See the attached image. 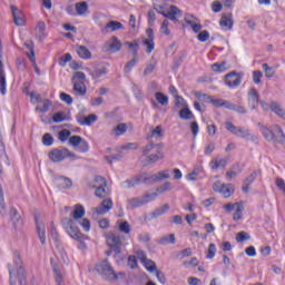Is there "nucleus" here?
Masks as SVG:
<instances>
[{
    "label": "nucleus",
    "instance_id": "f257e3e1",
    "mask_svg": "<svg viewBox=\"0 0 285 285\" xmlns=\"http://www.w3.org/2000/svg\"><path fill=\"white\" fill-rule=\"evenodd\" d=\"M62 224L68 233V235H70V237L72 239H76V242H79V248L81 250H85L86 248V239H88V236L83 235L81 233V230L79 229V227H77L75 225V219L72 218H63L62 219Z\"/></svg>",
    "mask_w": 285,
    "mask_h": 285
},
{
    "label": "nucleus",
    "instance_id": "f03ea898",
    "mask_svg": "<svg viewBox=\"0 0 285 285\" xmlns=\"http://www.w3.org/2000/svg\"><path fill=\"white\" fill-rule=\"evenodd\" d=\"M262 135L267 141H273V144H285V135L279 125H274L271 129L258 122Z\"/></svg>",
    "mask_w": 285,
    "mask_h": 285
},
{
    "label": "nucleus",
    "instance_id": "7ed1b4c3",
    "mask_svg": "<svg viewBox=\"0 0 285 285\" xmlns=\"http://www.w3.org/2000/svg\"><path fill=\"white\" fill-rule=\"evenodd\" d=\"M96 271L107 282H117L119 277L124 275V273H116L112 268V265L108 262V259L101 261L96 265Z\"/></svg>",
    "mask_w": 285,
    "mask_h": 285
},
{
    "label": "nucleus",
    "instance_id": "20e7f679",
    "mask_svg": "<svg viewBox=\"0 0 285 285\" xmlns=\"http://www.w3.org/2000/svg\"><path fill=\"white\" fill-rule=\"evenodd\" d=\"M126 188H135V186H139V184H146L147 186H151L153 175L147 171H141L140 174L134 176L131 179H127L124 181Z\"/></svg>",
    "mask_w": 285,
    "mask_h": 285
},
{
    "label": "nucleus",
    "instance_id": "39448f33",
    "mask_svg": "<svg viewBox=\"0 0 285 285\" xmlns=\"http://www.w3.org/2000/svg\"><path fill=\"white\" fill-rule=\"evenodd\" d=\"M49 159L50 161H53V164H59L60 161H63V159H77V155L75 153L69 151L68 148H55L49 151Z\"/></svg>",
    "mask_w": 285,
    "mask_h": 285
},
{
    "label": "nucleus",
    "instance_id": "423d86ee",
    "mask_svg": "<svg viewBox=\"0 0 285 285\" xmlns=\"http://www.w3.org/2000/svg\"><path fill=\"white\" fill-rule=\"evenodd\" d=\"M154 10H156L158 14H163V17H166V19H169V21L177 22L179 21L177 17H181V11L179 10V8H177V6H170V10L166 11V9H164V6L155 4Z\"/></svg>",
    "mask_w": 285,
    "mask_h": 285
},
{
    "label": "nucleus",
    "instance_id": "0eeeda50",
    "mask_svg": "<svg viewBox=\"0 0 285 285\" xmlns=\"http://www.w3.org/2000/svg\"><path fill=\"white\" fill-rule=\"evenodd\" d=\"M195 97L199 99V101H205L206 104H213L215 108H226L228 110V104L230 101L224 99H215L213 96H208L206 94H202L199 91L195 92Z\"/></svg>",
    "mask_w": 285,
    "mask_h": 285
},
{
    "label": "nucleus",
    "instance_id": "6e6552de",
    "mask_svg": "<svg viewBox=\"0 0 285 285\" xmlns=\"http://www.w3.org/2000/svg\"><path fill=\"white\" fill-rule=\"evenodd\" d=\"M13 264L16 266L14 271L18 275V279L20 282V285H26V269H23V266L21 265V256L19 255V252L13 253Z\"/></svg>",
    "mask_w": 285,
    "mask_h": 285
},
{
    "label": "nucleus",
    "instance_id": "1a4fd4ad",
    "mask_svg": "<svg viewBox=\"0 0 285 285\" xmlns=\"http://www.w3.org/2000/svg\"><path fill=\"white\" fill-rule=\"evenodd\" d=\"M107 244L114 250L115 255L121 253V237L116 234H110L107 238Z\"/></svg>",
    "mask_w": 285,
    "mask_h": 285
},
{
    "label": "nucleus",
    "instance_id": "9d476101",
    "mask_svg": "<svg viewBox=\"0 0 285 285\" xmlns=\"http://www.w3.org/2000/svg\"><path fill=\"white\" fill-rule=\"evenodd\" d=\"M224 81L228 88H237L242 85V77L236 71H230L229 73L225 75Z\"/></svg>",
    "mask_w": 285,
    "mask_h": 285
},
{
    "label": "nucleus",
    "instance_id": "9b49d317",
    "mask_svg": "<svg viewBox=\"0 0 285 285\" xmlns=\"http://www.w3.org/2000/svg\"><path fill=\"white\" fill-rule=\"evenodd\" d=\"M9 217L14 230H20V228L23 227V219H21V215H19V210H17V208L14 207L10 208Z\"/></svg>",
    "mask_w": 285,
    "mask_h": 285
},
{
    "label": "nucleus",
    "instance_id": "f8f14e48",
    "mask_svg": "<svg viewBox=\"0 0 285 285\" xmlns=\"http://www.w3.org/2000/svg\"><path fill=\"white\" fill-rule=\"evenodd\" d=\"M121 40L117 36L111 37L110 41L104 46L105 52H119L121 50Z\"/></svg>",
    "mask_w": 285,
    "mask_h": 285
},
{
    "label": "nucleus",
    "instance_id": "ddd939ff",
    "mask_svg": "<svg viewBox=\"0 0 285 285\" xmlns=\"http://www.w3.org/2000/svg\"><path fill=\"white\" fill-rule=\"evenodd\" d=\"M146 35L148 38L142 41V46L146 47V52L150 55L155 50V31L149 28L146 30Z\"/></svg>",
    "mask_w": 285,
    "mask_h": 285
},
{
    "label": "nucleus",
    "instance_id": "4468645a",
    "mask_svg": "<svg viewBox=\"0 0 285 285\" xmlns=\"http://www.w3.org/2000/svg\"><path fill=\"white\" fill-rule=\"evenodd\" d=\"M3 166H10L8 155H6V145L3 144V135L0 131V173H3Z\"/></svg>",
    "mask_w": 285,
    "mask_h": 285
},
{
    "label": "nucleus",
    "instance_id": "2eb2a0df",
    "mask_svg": "<svg viewBox=\"0 0 285 285\" xmlns=\"http://www.w3.org/2000/svg\"><path fill=\"white\" fill-rule=\"evenodd\" d=\"M117 30H125L124 23L115 20H110L102 29V35H108V32H117Z\"/></svg>",
    "mask_w": 285,
    "mask_h": 285
},
{
    "label": "nucleus",
    "instance_id": "dca6fc26",
    "mask_svg": "<svg viewBox=\"0 0 285 285\" xmlns=\"http://www.w3.org/2000/svg\"><path fill=\"white\" fill-rule=\"evenodd\" d=\"M248 105L250 110H255L257 109V106H259V92L255 88H252L248 91Z\"/></svg>",
    "mask_w": 285,
    "mask_h": 285
},
{
    "label": "nucleus",
    "instance_id": "f3484780",
    "mask_svg": "<svg viewBox=\"0 0 285 285\" xmlns=\"http://www.w3.org/2000/svg\"><path fill=\"white\" fill-rule=\"evenodd\" d=\"M110 210H112V199L110 198H105L101 204L95 208L97 215H106V213Z\"/></svg>",
    "mask_w": 285,
    "mask_h": 285
},
{
    "label": "nucleus",
    "instance_id": "a211bd4d",
    "mask_svg": "<svg viewBox=\"0 0 285 285\" xmlns=\"http://www.w3.org/2000/svg\"><path fill=\"white\" fill-rule=\"evenodd\" d=\"M233 13L228 12V13H223L220 21H219V26L220 28H225V30H233Z\"/></svg>",
    "mask_w": 285,
    "mask_h": 285
},
{
    "label": "nucleus",
    "instance_id": "6ab92c4d",
    "mask_svg": "<svg viewBox=\"0 0 285 285\" xmlns=\"http://www.w3.org/2000/svg\"><path fill=\"white\" fill-rule=\"evenodd\" d=\"M11 12L13 18V23L17 26H26V20L23 19V12L19 10L16 6H11Z\"/></svg>",
    "mask_w": 285,
    "mask_h": 285
},
{
    "label": "nucleus",
    "instance_id": "aec40b11",
    "mask_svg": "<svg viewBox=\"0 0 285 285\" xmlns=\"http://www.w3.org/2000/svg\"><path fill=\"white\" fill-rule=\"evenodd\" d=\"M168 210H170V205L165 204V205H163V207L156 208L145 219H148L149 222H153V219H157V217H161V215H165V213H168Z\"/></svg>",
    "mask_w": 285,
    "mask_h": 285
},
{
    "label": "nucleus",
    "instance_id": "412c9836",
    "mask_svg": "<svg viewBox=\"0 0 285 285\" xmlns=\"http://www.w3.org/2000/svg\"><path fill=\"white\" fill-rule=\"evenodd\" d=\"M56 186L60 190H68L69 188H72V179L60 176L56 179Z\"/></svg>",
    "mask_w": 285,
    "mask_h": 285
},
{
    "label": "nucleus",
    "instance_id": "4be33fe9",
    "mask_svg": "<svg viewBox=\"0 0 285 285\" xmlns=\"http://www.w3.org/2000/svg\"><path fill=\"white\" fill-rule=\"evenodd\" d=\"M35 219L38 237L43 245L46 244V225H43V222H41V219H39L37 216L35 217Z\"/></svg>",
    "mask_w": 285,
    "mask_h": 285
},
{
    "label": "nucleus",
    "instance_id": "5701e85b",
    "mask_svg": "<svg viewBox=\"0 0 285 285\" xmlns=\"http://www.w3.org/2000/svg\"><path fill=\"white\" fill-rule=\"evenodd\" d=\"M139 206H146V200L140 197H132L127 200V208H130L131 210L135 208H139Z\"/></svg>",
    "mask_w": 285,
    "mask_h": 285
},
{
    "label": "nucleus",
    "instance_id": "b1692460",
    "mask_svg": "<svg viewBox=\"0 0 285 285\" xmlns=\"http://www.w3.org/2000/svg\"><path fill=\"white\" fill-rule=\"evenodd\" d=\"M76 52L80 59H92V52H90V50L83 45H78L76 47Z\"/></svg>",
    "mask_w": 285,
    "mask_h": 285
},
{
    "label": "nucleus",
    "instance_id": "393cba45",
    "mask_svg": "<svg viewBox=\"0 0 285 285\" xmlns=\"http://www.w3.org/2000/svg\"><path fill=\"white\" fill-rule=\"evenodd\" d=\"M269 108L272 112H275V115H277V117H281V119L285 120V110L284 108H282V105H279V102L272 101Z\"/></svg>",
    "mask_w": 285,
    "mask_h": 285
},
{
    "label": "nucleus",
    "instance_id": "a878e982",
    "mask_svg": "<svg viewBox=\"0 0 285 285\" xmlns=\"http://www.w3.org/2000/svg\"><path fill=\"white\" fill-rule=\"evenodd\" d=\"M226 164H228V158H214L210 160L209 167L212 168V170H217L218 168H226Z\"/></svg>",
    "mask_w": 285,
    "mask_h": 285
},
{
    "label": "nucleus",
    "instance_id": "bb28decb",
    "mask_svg": "<svg viewBox=\"0 0 285 285\" xmlns=\"http://www.w3.org/2000/svg\"><path fill=\"white\" fill-rule=\"evenodd\" d=\"M140 261L142 262V264H145L149 273H155V271H157V264H155V262H153L151 259L147 258L146 255H144V252H141Z\"/></svg>",
    "mask_w": 285,
    "mask_h": 285
},
{
    "label": "nucleus",
    "instance_id": "cd10ccee",
    "mask_svg": "<svg viewBox=\"0 0 285 285\" xmlns=\"http://www.w3.org/2000/svg\"><path fill=\"white\" fill-rule=\"evenodd\" d=\"M51 266L57 285H63V276L61 275V269L59 268V265H57V263H55V261L51 259Z\"/></svg>",
    "mask_w": 285,
    "mask_h": 285
},
{
    "label": "nucleus",
    "instance_id": "c85d7f7f",
    "mask_svg": "<svg viewBox=\"0 0 285 285\" xmlns=\"http://www.w3.org/2000/svg\"><path fill=\"white\" fill-rule=\"evenodd\" d=\"M176 242L177 238L175 237V234H167L158 239V244H160V246H168V244H175Z\"/></svg>",
    "mask_w": 285,
    "mask_h": 285
},
{
    "label": "nucleus",
    "instance_id": "c756f323",
    "mask_svg": "<svg viewBox=\"0 0 285 285\" xmlns=\"http://www.w3.org/2000/svg\"><path fill=\"white\" fill-rule=\"evenodd\" d=\"M159 159H164V153H161V150H157L156 154H150L147 156V163L144 166L156 164V161H159Z\"/></svg>",
    "mask_w": 285,
    "mask_h": 285
},
{
    "label": "nucleus",
    "instance_id": "7c9ffc66",
    "mask_svg": "<svg viewBox=\"0 0 285 285\" xmlns=\"http://www.w3.org/2000/svg\"><path fill=\"white\" fill-rule=\"evenodd\" d=\"M153 184H157V181H164V179H170V174L168 170H161L157 174L151 175Z\"/></svg>",
    "mask_w": 285,
    "mask_h": 285
},
{
    "label": "nucleus",
    "instance_id": "2f4dec72",
    "mask_svg": "<svg viewBox=\"0 0 285 285\" xmlns=\"http://www.w3.org/2000/svg\"><path fill=\"white\" fill-rule=\"evenodd\" d=\"M238 137H242V139H246V141H256L257 140V136H253L250 134V130L244 129L243 127H239Z\"/></svg>",
    "mask_w": 285,
    "mask_h": 285
},
{
    "label": "nucleus",
    "instance_id": "473e14b6",
    "mask_svg": "<svg viewBox=\"0 0 285 285\" xmlns=\"http://www.w3.org/2000/svg\"><path fill=\"white\" fill-rule=\"evenodd\" d=\"M36 35L39 41H43L46 39V22L39 21L36 27Z\"/></svg>",
    "mask_w": 285,
    "mask_h": 285
},
{
    "label": "nucleus",
    "instance_id": "72a5a7b5",
    "mask_svg": "<svg viewBox=\"0 0 285 285\" xmlns=\"http://www.w3.org/2000/svg\"><path fill=\"white\" fill-rule=\"evenodd\" d=\"M135 66H137V49L134 50V58L130 61H128L124 67L125 75H130Z\"/></svg>",
    "mask_w": 285,
    "mask_h": 285
},
{
    "label": "nucleus",
    "instance_id": "f704fd0d",
    "mask_svg": "<svg viewBox=\"0 0 285 285\" xmlns=\"http://www.w3.org/2000/svg\"><path fill=\"white\" fill-rule=\"evenodd\" d=\"M227 110H234V112H238V115H246L248 112L244 105H235L230 101L227 104Z\"/></svg>",
    "mask_w": 285,
    "mask_h": 285
},
{
    "label": "nucleus",
    "instance_id": "c9c22d12",
    "mask_svg": "<svg viewBox=\"0 0 285 285\" xmlns=\"http://www.w3.org/2000/svg\"><path fill=\"white\" fill-rule=\"evenodd\" d=\"M73 92H77V95L83 97V95L87 92L86 83L83 81L73 82Z\"/></svg>",
    "mask_w": 285,
    "mask_h": 285
},
{
    "label": "nucleus",
    "instance_id": "e433bc0d",
    "mask_svg": "<svg viewBox=\"0 0 285 285\" xmlns=\"http://www.w3.org/2000/svg\"><path fill=\"white\" fill-rule=\"evenodd\" d=\"M86 215V209L80 205H75V210L71 213L72 219H81Z\"/></svg>",
    "mask_w": 285,
    "mask_h": 285
},
{
    "label": "nucleus",
    "instance_id": "4c0bfd02",
    "mask_svg": "<svg viewBox=\"0 0 285 285\" xmlns=\"http://www.w3.org/2000/svg\"><path fill=\"white\" fill-rule=\"evenodd\" d=\"M179 117L185 121H190V119H195V115H193V111H190L188 107H184L179 110Z\"/></svg>",
    "mask_w": 285,
    "mask_h": 285
},
{
    "label": "nucleus",
    "instance_id": "58836bf2",
    "mask_svg": "<svg viewBox=\"0 0 285 285\" xmlns=\"http://www.w3.org/2000/svg\"><path fill=\"white\" fill-rule=\"evenodd\" d=\"M213 72H226L228 70L227 62H215L212 65Z\"/></svg>",
    "mask_w": 285,
    "mask_h": 285
},
{
    "label": "nucleus",
    "instance_id": "ea45409f",
    "mask_svg": "<svg viewBox=\"0 0 285 285\" xmlns=\"http://www.w3.org/2000/svg\"><path fill=\"white\" fill-rule=\"evenodd\" d=\"M88 12V3L87 2H78L76 3V14L83 17Z\"/></svg>",
    "mask_w": 285,
    "mask_h": 285
},
{
    "label": "nucleus",
    "instance_id": "a19ab883",
    "mask_svg": "<svg viewBox=\"0 0 285 285\" xmlns=\"http://www.w3.org/2000/svg\"><path fill=\"white\" fill-rule=\"evenodd\" d=\"M106 67H95L94 70L90 72L91 77L94 79H99V77H104V75H106Z\"/></svg>",
    "mask_w": 285,
    "mask_h": 285
},
{
    "label": "nucleus",
    "instance_id": "79ce46f5",
    "mask_svg": "<svg viewBox=\"0 0 285 285\" xmlns=\"http://www.w3.org/2000/svg\"><path fill=\"white\" fill-rule=\"evenodd\" d=\"M242 213H244V205L242 203H236V212L233 216L234 222H239V219L244 217Z\"/></svg>",
    "mask_w": 285,
    "mask_h": 285
},
{
    "label": "nucleus",
    "instance_id": "37998d69",
    "mask_svg": "<svg viewBox=\"0 0 285 285\" xmlns=\"http://www.w3.org/2000/svg\"><path fill=\"white\" fill-rule=\"evenodd\" d=\"M70 118L62 111L53 114L52 120L55 124H61V121H68Z\"/></svg>",
    "mask_w": 285,
    "mask_h": 285
},
{
    "label": "nucleus",
    "instance_id": "c03bdc74",
    "mask_svg": "<svg viewBox=\"0 0 285 285\" xmlns=\"http://www.w3.org/2000/svg\"><path fill=\"white\" fill-rule=\"evenodd\" d=\"M225 128L226 130H228V132H230L232 135H235L236 137H239V128L235 126L233 122L230 121H226L225 122Z\"/></svg>",
    "mask_w": 285,
    "mask_h": 285
},
{
    "label": "nucleus",
    "instance_id": "a18cd8bd",
    "mask_svg": "<svg viewBox=\"0 0 285 285\" xmlns=\"http://www.w3.org/2000/svg\"><path fill=\"white\" fill-rule=\"evenodd\" d=\"M155 148H164V144H149L147 146L144 147L142 149V155H150V153H153V150H155Z\"/></svg>",
    "mask_w": 285,
    "mask_h": 285
},
{
    "label": "nucleus",
    "instance_id": "49530a36",
    "mask_svg": "<svg viewBox=\"0 0 285 285\" xmlns=\"http://www.w3.org/2000/svg\"><path fill=\"white\" fill-rule=\"evenodd\" d=\"M188 107V105L186 104V100H184V97L181 96H176L175 98V106H174V110H177L179 108H186Z\"/></svg>",
    "mask_w": 285,
    "mask_h": 285
},
{
    "label": "nucleus",
    "instance_id": "de8ad7c7",
    "mask_svg": "<svg viewBox=\"0 0 285 285\" xmlns=\"http://www.w3.org/2000/svg\"><path fill=\"white\" fill-rule=\"evenodd\" d=\"M108 186L102 187H94L96 189L95 195L96 197H99L100 199H105V197H108V191L106 190Z\"/></svg>",
    "mask_w": 285,
    "mask_h": 285
},
{
    "label": "nucleus",
    "instance_id": "09e8293b",
    "mask_svg": "<svg viewBox=\"0 0 285 285\" xmlns=\"http://www.w3.org/2000/svg\"><path fill=\"white\" fill-rule=\"evenodd\" d=\"M263 70L265 72L266 79H273V77L275 76V69L268 66V63H263Z\"/></svg>",
    "mask_w": 285,
    "mask_h": 285
},
{
    "label": "nucleus",
    "instance_id": "8fccbe9b",
    "mask_svg": "<svg viewBox=\"0 0 285 285\" xmlns=\"http://www.w3.org/2000/svg\"><path fill=\"white\" fill-rule=\"evenodd\" d=\"M102 186H108V180H106L102 176H96L94 179L92 188Z\"/></svg>",
    "mask_w": 285,
    "mask_h": 285
},
{
    "label": "nucleus",
    "instance_id": "3c124183",
    "mask_svg": "<svg viewBox=\"0 0 285 285\" xmlns=\"http://www.w3.org/2000/svg\"><path fill=\"white\" fill-rule=\"evenodd\" d=\"M128 130L126 124L121 122L114 127L112 131L116 132L117 137L124 135Z\"/></svg>",
    "mask_w": 285,
    "mask_h": 285
},
{
    "label": "nucleus",
    "instance_id": "603ef678",
    "mask_svg": "<svg viewBox=\"0 0 285 285\" xmlns=\"http://www.w3.org/2000/svg\"><path fill=\"white\" fill-rule=\"evenodd\" d=\"M8 271H9V285H17V281L14 279V275H17V269H14L11 264H8Z\"/></svg>",
    "mask_w": 285,
    "mask_h": 285
},
{
    "label": "nucleus",
    "instance_id": "864d4df0",
    "mask_svg": "<svg viewBox=\"0 0 285 285\" xmlns=\"http://www.w3.org/2000/svg\"><path fill=\"white\" fill-rule=\"evenodd\" d=\"M168 190H173V185L170 184V181H166L164 185L156 188V193L158 195L167 193Z\"/></svg>",
    "mask_w": 285,
    "mask_h": 285
},
{
    "label": "nucleus",
    "instance_id": "5fc2aeb1",
    "mask_svg": "<svg viewBox=\"0 0 285 285\" xmlns=\"http://www.w3.org/2000/svg\"><path fill=\"white\" fill-rule=\"evenodd\" d=\"M155 97L160 106H166L168 104V96L164 95L163 92H156Z\"/></svg>",
    "mask_w": 285,
    "mask_h": 285
},
{
    "label": "nucleus",
    "instance_id": "6e6d98bb",
    "mask_svg": "<svg viewBox=\"0 0 285 285\" xmlns=\"http://www.w3.org/2000/svg\"><path fill=\"white\" fill-rule=\"evenodd\" d=\"M70 61H72V55L66 53L65 56L60 57L59 66H61V68H66V63H70Z\"/></svg>",
    "mask_w": 285,
    "mask_h": 285
},
{
    "label": "nucleus",
    "instance_id": "4d7b16f0",
    "mask_svg": "<svg viewBox=\"0 0 285 285\" xmlns=\"http://www.w3.org/2000/svg\"><path fill=\"white\" fill-rule=\"evenodd\" d=\"M217 253V247L215 244L210 243L207 249V259H213Z\"/></svg>",
    "mask_w": 285,
    "mask_h": 285
},
{
    "label": "nucleus",
    "instance_id": "13d9d810",
    "mask_svg": "<svg viewBox=\"0 0 285 285\" xmlns=\"http://www.w3.org/2000/svg\"><path fill=\"white\" fill-rule=\"evenodd\" d=\"M42 144L43 146H52V144H55V138L50 134H45L42 136Z\"/></svg>",
    "mask_w": 285,
    "mask_h": 285
},
{
    "label": "nucleus",
    "instance_id": "bf43d9fd",
    "mask_svg": "<svg viewBox=\"0 0 285 285\" xmlns=\"http://www.w3.org/2000/svg\"><path fill=\"white\" fill-rule=\"evenodd\" d=\"M70 135H72V132H70V130L62 129L58 134V139H60L61 141H68V137H70Z\"/></svg>",
    "mask_w": 285,
    "mask_h": 285
},
{
    "label": "nucleus",
    "instance_id": "052dcab7",
    "mask_svg": "<svg viewBox=\"0 0 285 285\" xmlns=\"http://www.w3.org/2000/svg\"><path fill=\"white\" fill-rule=\"evenodd\" d=\"M151 137L155 139H159V137H164V130L161 126H157L155 129L151 130Z\"/></svg>",
    "mask_w": 285,
    "mask_h": 285
},
{
    "label": "nucleus",
    "instance_id": "680f3d73",
    "mask_svg": "<svg viewBox=\"0 0 285 285\" xmlns=\"http://www.w3.org/2000/svg\"><path fill=\"white\" fill-rule=\"evenodd\" d=\"M83 138H81V136H71L69 138V144L70 146H73L75 148H77V146H79L81 144V140Z\"/></svg>",
    "mask_w": 285,
    "mask_h": 285
},
{
    "label": "nucleus",
    "instance_id": "e2e57ef3",
    "mask_svg": "<svg viewBox=\"0 0 285 285\" xmlns=\"http://www.w3.org/2000/svg\"><path fill=\"white\" fill-rule=\"evenodd\" d=\"M247 239H250V235H248V233L246 232H239L236 235V242H247Z\"/></svg>",
    "mask_w": 285,
    "mask_h": 285
},
{
    "label": "nucleus",
    "instance_id": "0e129e2a",
    "mask_svg": "<svg viewBox=\"0 0 285 285\" xmlns=\"http://www.w3.org/2000/svg\"><path fill=\"white\" fill-rule=\"evenodd\" d=\"M262 77H264V73H262V71L259 70H255L253 71V81L254 83H262Z\"/></svg>",
    "mask_w": 285,
    "mask_h": 285
},
{
    "label": "nucleus",
    "instance_id": "69168bd1",
    "mask_svg": "<svg viewBox=\"0 0 285 285\" xmlns=\"http://www.w3.org/2000/svg\"><path fill=\"white\" fill-rule=\"evenodd\" d=\"M60 99L61 101H65L67 106H72V97L66 92H60Z\"/></svg>",
    "mask_w": 285,
    "mask_h": 285
},
{
    "label": "nucleus",
    "instance_id": "338daca9",
    "mask_svg": "<svg viewBox=\"0 0 285 285\" xmlns=\"http://www.w3.org/2000/svg\"><path fill=\"white\" fill-rule=\"evenodd\" d=\"M119 230L121 233H125V235H128L130 233V224L126 220L120 223Z\"/></svg>",
    "mask_w": 285,
    "mask_h": 285
},
{
    "label": "nucleus",
    "instance_id": "774afa93",
    "mask_svg": "<svg viewBox=\"0 0 285 285\" xmlns=\"http://www.w3.org/2000/svg\"><path fill=\"white\" fill-rule=\"evenodd\" d=\"M168 26H169V22H168V20L165 19L160 27V32L163 35H166V36L170 35V29L168 28Z\"/></svg>",
    "mask_w": 285,
    "mask_h": 285
}]
</instances>
